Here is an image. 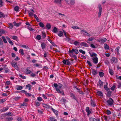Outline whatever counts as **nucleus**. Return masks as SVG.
<instances>
[{"mask_svg": "<svg viewBox=\"0 0 121 121\" xmlns=\"http://www.w3.org/2000/svg\"><path fill=\"white\" fill-rule=\"evenodd\" d=\"M106 102L109 105L112 106L113 103L114 101L112 98H110L106 101Z\"/></svg>", "mask_w": 121, "mask_h": 121, "instance_id": "obj_1", "label": "nucleus"}, {"mask_svg": "<svg viewBox=\"0 0 121 121\" xmlns=\"http://www.w3.org/2000/svg\"><path fill=\"white\" fill-rule=\"evenodd\" d=\"M33 70L32 68L28 67L26 68V73L27 74H29L31 73Z\"/></svg>", "mask_w": 121, "mask_h": 121, "instance_id": "obj_2", "label": "nucleus"}, {"mask_svg": "<svg viewBox=\"0 0 121 121\" xmlns=\"http://www.w3.org/2000/svg\"><path fill=\"white\" fill-rule=\"evenodd\" d=\"M81 32L82 34L87 36H89L91 35L90 34L87 33L85 30L82 29L81 30Z\"/></svg>", "mask_w": 121, "mask_h": 121, "instance_id": "obj_3", "label": "nucleus"}, {"mask_svg": "<svg viewBox=\"0 0 121 121\" xmlns=\"http://www.w3.org/2000/svg\"><path fill=\"white\" fill-rule=\"evenodd\" d=\"M98 8L99 9V10L98 13V17H100L101 15L102 9V7L101 5H99Z\"/></svg>", "mask_w": 121, "mask_h": 121, "instance_id": "obj_4", "label": "nucleus"}, {"mask_svg": "<svg viewBox=\"0 0 121 121\" xmlns=\"http://www.w3.org/2000/svg\"><path fill=\"white\" fill-rule=\"evenodd\" d=\"M90 121H100L99 118H94L92 117L89 118Z\"/></svg>", "mask_w": 121, "mask_h": 121, "instance_id": "obj_5", "label": "nucleus"}, {"mask_svg": "<svg viewBox=\"0 0 121 121\" xmlns=\"http://www.w3.org/2000/svg\"><path fill=\"white\" fill-rule=\"evenodd\" d=\"M92 59L93 60V62L96 64L98 62V58L96 56L92 58Z\"/></svg>", "mask_w": 121, "mask_h": 121, "instance_id": "obj_6", "label": "nucleus"}, {"mask_svg": "<svg viewBox=\"0 0 121 121\" xmlns=\"http://www.w3.org/2000/svg\"><path fill=\"white\" fill-rule=\"evenodd\" d=\"M111 62L115 63L117 62V59L115 57H112L111 60Z\"/></svg>", "mask_w": 121, "mask_h": 121, "instance_id": "obj_7", "label": "nucleus"}, {"mask_svg": "<svg viewBox=\"0 0 121 121\" xmlns=\"http://www.w3.org/2000/svg\"><path fill=\"white\" fill-rule=\"evenodd\" d=\"M62 62L65 64L67 65H69L70 64V62L69 61L68 59L64 60Z\"/></svg>", "mask_w": 121, "mask_h": 121, "instance_id": "obj_8", "label": "nucleus"}, {"mask_svg": "<svg viewBox=\"0 0 121 121\" xmlns=\"http://www.w3.org/2000/svg\"><path fill=\"white\" fill-rule=\"evenodd\" d=\"M86 111L88 113L87 114V115H89L91 113V112L89 109V107H87L86 108Z\"/></svg>", "mask_w": 121, "mask_h": 121, "instance_id": "obj_9", "label": "nucleus"}, {"mask_svg": "<svg viewBox=\"0 0 121 121\" xmlns=\"http://www.w3.org/2000/svg\"><path fill=\"white\" fill-rule=\"evenodd\" d=\"M96 94L100 97L103 96V93L101 91H97Z\"/></svg>", "mask_w": 121, "mask_h": 121, "instance_id": "obj_10", "label": "nucleus"}, {"mask_svg": "<svg viewBox=\"0 0 121 121\" xmlns=\"http://www.w3.org/2000/svg\"><path fill=\"white\" fill-rule=\"evenodd\" d=\"M91 72L92 74L93 75H96L98 73L97 71L95 69H92Z\"/></svg>", "mask_w": 121, "mask_h": 121, "instance_id": "obj_11", "label": "nucleus"}, {"mask_svg": "<svg viewBox=\"0 0 121 121\" xmlns=\"http://www.w3.org/2000/svg\"><path fill=\"white\" fill-rule=\"evenodd\" d=\"M107 39L106 38L104 39H99L98 41L100 43H104L107 40Z\"/></svg>", "mask_w": 121, "mask_h": 121, "instance_id": "obj_12", "label": "nucleus"}, {"mask_svg": "<svg viewBox=\"0 0 121 121\" xmlns=\"http://www.w3.org/2000/svg\"><path fill=\"white\" fill-rule=\"evenodd\" d=\"M91 105L93 107H95L96 106V103L92 99L91 100Z\"/></svg>", "mask_w": 121, "mask_h": 121, "instance_id": "obj_13", "label": "nucleus"}, {"mask_svg": "<svg viewBox=\"0 0 121 121\" xmlns=\"http://www.w3.org/2000/svg\"><path fill=\"white\" fill-rule=\"evenodd\" d=\"M56 90L57 92L58 93H62V95H64V92L62 91H60L58 88H56Z\"/></svg>", "mask_w": 121, "mask_h": 121, "instance_id": "obj_14", "label": "nucleus"}, {"mask_svg": "<svg viewBox=\"0 0 121 121\" xmlns=\"http://www.w3.org/2000/svg\"><path fill=\"white\" fill-rule=\"evenodd\" d=\"M80 45L82 46L87 47H88V44L84 42H82L80 43Z\"/></svg>", "mask_w": 121, "mask_h": 121, "instance_id": "obj_15", "label": "nucleus"}, {"mask_svg": "<svg viewBox=\"0 0 121 121\" xmlns=\"http://www.w3.org/2000/svg\"><path fill=\"white\" fill-rule=\"evenodd\" d=\"M50 121H57L56 120L55 118V117H50L49 118Z\"/></svg>", "mask_w": 121, "mask_h": 121, "instance_id": "obj_16", "label": "nucleus"}, {"mask_svg": "<svg viewBox=\"0 0 121 121\" xmlns=\"http://www.w3.org/2000/svg\"><path fill=\"white\" fill-rule=\"evenodd\" d=\"M98 85L100 87H101L103 86V82L100 80L99 81L98 84Z\"/></svg>", "mask_w": 121, "mask_h": 121, "instance_id": "obj_17", "label": "nucleus"}, {"mask_svg": "<svg viewBox=\"0 0 121 121\" xmlns=\"http://www.w3.org/2000/svg\"><path fill=\"white\" fill-rule=\"evenodd\" d=\"M46 27L48 29H50L51 27V25L49 23H47L46 25Z\"/></svg>", "mask_w": 121, "mask_h": 121, "instance_id": "obj_18", "label": "nucleus"}, {"mask_svg": "<svg viewBox=\"0 0 121 121\" xmlns=\"http://www.w3.org/2000/svg\"><path fill=\"white\" fill-rule=\"evenodd\" d=\"M71 97L73 99L76 100V97L74 94L73 93H71L70 94Z\"/></svg>", "mask_w": 121, "mask_h": 121, "instance_id": "obj_19", "label": "nucleus"}, {"mask_svg": "<svg viewBox=\"0 0 121 121\" xmlns=\"http://www.w3.org/2000/svg\"><path fill=\"white\" fill-rule=\"evenodd\" d=\"M54 2L57 4H60L61 3V0H55Z\"/></svg>", "mask_w": 121, "mask_h": 121, "instance_id": "obj_20", "label": "nucleus"}, {"mask_svg": "<svg viewBox=\"0 0 121 121\" xmlns=\"http://www.w3.org/2000/svg\"><path fill=\"white\" fill-rule=\"evenodd\" d=\"M9 109V108L8 107H7L6 108L5 107H4L2 109V112H5L7 110Z\"/></svg>", "mask_w": 121, "mask_h": 121, "instance_id": "obj_21", "label": "nucleus"}, {"mask_svg": "<svg viewBox=\"0 0 121 121\" xmlns=\"http://www.w3.org/2000/svg\"><path fill=\"white\" fill-rule=\"evenodd\" d=\"M52 31L54 33H56L58 31L56 27H54L53 30Z\"/></svg>", "mask_w": 121, "mask_h": 121, "instance_id": "obj_22", "label": "nucleus"}, {"mask_svg": "<svg viewBox=\"0 0 121 121\" xmlns=\"http://www.w3.org/2000/svg\"><path fill=\"white\" fill-rule=\"evenodd\" d=\"M109 72L110 74L112 75L114 74L113 71L111 69H109Z\"/></svg>", "mask_w": 121, "mask_h": 121, "instance_id": "obj_23", "label": "nucleus"}, {"mask_svg": "<svg viewBox=\"0 0 121 121\" xmlns=\"http://www.w3.org/2000/svg\"><path fill=\"white\" fill-rule=\"evenodd\" d=\"M41 47L42 49H44L46 47V44L44 43H42L41 44Z\"/></svg>", "mask_w": 121, "mask_h": 121, "instance_id": "obj_24", "label": "nucleus"}, {"mask_svg": "<svg viewBox=\"0 0 121 121\" xmlns=\"http://www.w3.org/2000/svg\"><path fill=\"white\" fill-rule=\"evenodd\" d=\"M8 24L9 28L11 29H12L13 28V24L11 23H9Z\"/></svg>", "mask_w": 121, "mask_h": 121, "instance_id": "obj_25", "label": "nucleus"}, {"mask_svg": "<svg viewBox=\"0 0 121 121\" xmlns=\"http://www.w3.org/2000/svg\"><path fill=\"white\" fill-rule=\"evenodd\" d=\"M112 93V91L109 90L107 94V96H108V97H110L111 96V94Z\"/></svg>", "mask_w": 121, "mask_h": 121, "instance_id": "obj_26", "label": "nucleus"}, {"mask_svg": "<svg viewBox=\"0 0 121 121\" xmlns=\"http://www.w3.org/2000/svg\"><path fill=\"white\" fill-rule=\"evenodd\" d=\"M89 53L90 56L91 57L96 56V54L95 53H93L91 54L90 52H89Z\"/></svg>", "mask_w": 121, "mask_h": 121, "instance_id": "obj_27", "label": "nucleus"}, {"mask_svg": "<svg viewBox=\"0 0 121 121\" xmlns=\"http://www.w3.org/2000/svg\"><path fill=\"white\" fill-rule=\"evenodd\" d=\"M70 4L72 5H73L75 3V0H70Z\"/></svg>", "mask_w": 121, "mask_h": 121, "instance_id": "obj_28", "label": "nucleus"}, {"mask_svg": "<svg viewBox=\"0 0 121 121\" xmlns=\"http://www.w3.org/2000/svg\"><path fill=\"white\" fill-rule=\"evenodd\" d=\"M19 8L18 6H16L14 8V10L15 11L18 12L19 10Z\"/></svg>", "mask_w": 121, "mask_h": 121, "instance_id": "obj_29", "label": "nucleus"}, {"mask_svg": "<svg viewBox=\"0 0 121 121\" xmlns=\"http://www.w3.org/2000/svg\"><path fill=\"white\" fill-rule=\"evenodd\" d=\"M12 38L13 39L15 40L16 41H17L18 40L17 37L16 36H13Z\"/></svg>", "mask_w": 121, "mask_h": 121, "instance_id": "obj_30", "label": "nucleus"}, {"mask_svg": "<svg viewBox=\"0 0 121 121\" xmlns=\"http://www.w3.org/2000/svg\"><path fill=\"white\" fill-rule=\"evenodd\" d=\"M13 24L15 26L17 27L19 26L21 24L20 23H17L15 21L13 22Z\"/></svg>", "mask_w": 121, "mask_h": 121, "instance_id": "obj_31", "label": "nucleus"}, {"mask_svg": "<svg viewBox=\"0 0 121 121\" xmlns=\"http://www.w3.org/2000/svg\"><path fill=\"white\" fill-rule=\"evenodd\" d=\"M42 36L44 38H45L46 36V34L43 31L42 33Z\"/></svg>", "mask_w": 121, "mask_h": 121, "instance_id": "obj_32", "label": "nucleus"}, {"mask_svg": "<svg viewBox=\"0 0 121 121\" xmlns=\"http://www.w3.org/2000/svg\"><path fill=\"white\" fill-rule=\"evenodd\" d=\"M99 74L100 76L101 77H103L104 75V73L102 72H99Z\"/></svg>", "mask_w": 121, "mask_h": 121, "instance_id": "obj_33", "label": "nucleus"}, {"mask_svg": "<svg viewBox=\"0 0 121 121\" xmlns=\"http://www.w3.org/2000/svg\"><path fill=\"white\" fill-rule=\"evenodd\" d=\"M104 48L105 49H109V47L106 43H105L104 45Z\"/></svg>", "mask_w": 121, "mask_h": 121, "instance_id": "obj_34", "label": "nucleus"}, {"mask_svg": "<svg viewBox=\"0 0 121 121\" xmlns=\"http://www.w3.org/2000/svg\"><path fill=\"white\" fill-rule=\"evenodd\" d=\"M20 53L22 55H24V53L23 52V50L22 49H21L19 50Z\"/></svg>", "mask_w": 121, "mask_h": 121, "instance_id": "obj_35", "label": "nucleus"}, {"mask_svg": "<svg viewBox=\"0 0 121 121\" xmlns=\"http://www.w3.org/2000/svg\"><path fill=\"white\" fill-rule=\"evenodd\" d=\"M43 107H45L47 108H49L50 107L49 106L45 104H43Z\"/></svg>", "mask_w": 121, "mask_h": 121, "instance_id": "obj_36", "label": "nucleus"}, {"mask_svg": "<svg viewBox=\"0 0 121 121\" xmlns=\"http://www.w3.org/2000/svg\"><path fill=\"white\" fill-rule=\"evenodd\" d=\"M51 108L52 110L53 111V112H54V113L56 115H57V111H56V110L54 109L52 107Z\"/></svg>", "mask_w": 121, "mask_h": 121, "instance_id": "obj_37", "label": "nucleus"}, {"mask_svg": "<svg viewBox=\"0 0 121 121\" xmlns=\"http://www.w3.org/2000/svg\"><path fill=\"white\" fill-rule=\"evenodd\" d=\"M80 43L78 42L77 41H75L73 43V44L76 45H79V44Z\"/></svg>", "mask_w": 121, "mask_h": 121, "instance_id": "obj_38", "label": "nucleus"}, {"mask_svg": "<svg viewBox=\"0 0 121 121\" xmlns=\"http://www.w3.org/2000/svg\"><path fill=\"white\" fill-rule=\"evenodd\" d=\"M39 24L40 27L43 28L44 27V24L43 23L40 22L39 23Z\"/></svg>", "mask_w": 121, "mask_h": 121, "instance_id": "obj_39", "label": "nucleus"}, {"mask_svg": "<svg viewBox=\"0 0 121 121\" xmlns=\"http://www.w3.org/2000/svg\"><path fill=\"white\" fill-rule=\"evenodd\" d=\"M26 87L27 88H28L29 90H31V85L30 84L26 85Z\"/></svg>", "mask_w": 121, "mask_h": 121, "instance_id": "obj_40", "label": "nucleus"}, {"mask_svg": "<svg viewBox=\"0 0 121 121\" xmlns=\"http://www.w3.org/2000/svg\"><path fill=\"white\" fill-rule=\"evenodd\" d=\"M23 88L22 86H18V87L17 88V90H20L22 89Z\"/></svg>", "mask_w": 121, "mask_h": 121, "instance_id": "obj_41", "label": "nucleus"}, {"mask_svg": "<svg viewBox=\"0 0 121 121\" xmlns=\"http://www.w3.org/2000/svg\"><path fill=\"white\" fill-rule=\"evenodd\" d=\"M2 38L3 39L4 42L5 43H6L7 41L5 39V37L4 36H2Z\"/></svg>", "mask_w": 121, "mask_h": 121, "instance_id": "obj_42", "label": "nucleus"}, {"mask_svg": "<svg viewBox=\"0 0 121 121\" xmlns=\"http://www.w3.org/2000/svg\"><path fill=\"white\" fill-rule=\"evenodd\" d=\"M19 76L22 79H25L26 78V77L25 76H23L22 74H20L19 75Z\"/></svg>", "mask_w": 121, "mask_h": 121, "instance_id": "obj_43", "label": "nucleus"}, {"mask_svg": "<svg viewBox=\"0 0 121 121\" xmlns=\"http://www.w3.org/2000/svg\"><path fill=\"white\" fill-rule=\"evenodd\" d=\"M58 35L59 36H62L63 35V33L61 31H60L59 32L58 34Z\"/></svg>", "mask_w": 121, "mask_h": 121, "instance_id": "obj_44", "label": "nucleus"}, {"mask_svg": "<svg viewBox=\"0 0 121 121\" xmlns=\"http://www.w3.org/2000/svg\"><path fill=\"white\" fill-rule=\"evenodd\" d=\"M79 51L80 52L83 54H85V52L83 50H79Z\"/></svg>", "mask_w": 121, "mask_h": 121, "instance_id": "obj_45", "label": "nucleus"}, {"mask_svg": "<svg viewBox=\"0 0 121 121\" xmlns=\"http://www.w3.org/2000/svg\"><path fill=\"white\" fill-rule=\"evenodd\" d=\"M13 118L12 117H8L6 118L7 121H12L13 120Z\"/></svg>", "mask_w": 121, "mask_h": 121, "instance_id": "obj_46", "label": "nucleus"}, {"mask_svg": "<svg viewBox=\"0 0 121 121\" xmlns=\"http://www.w3.org/2000/svg\"><path fill=\"white\" fill-rule=\"evenodd\" d=\"M41 36L40 35H38L36 36V39L38 40H40L41 39Z\"/></svg>", "mask_w": 121, "mask_h": 121, "instance_id": "obj_47", "label": "nucleus"}, {"mask_svg": "<svg viewBox=\"0 0 121 121\" xmlns=\"http://www.w3.org/2000/svg\"><path fill=\"white\" fill-rule=\"evenodd\" d=\"M29 12V16L30 17H31L33 15V13L31 12H30L29 11H28Z\"/></svg>", "mask_w": 121, "mask_h": 121, "instance_id": "obj_48", "label": "nucleus"}, {"mask_svg": "<svg viewBox=\"0 0 121 121\" xmlns=\"http://www.w3.org/2000/svg\"><path fill=\"white\" fill-rule=\"evenodd\" d=\"M120 49V47H117L115 51L116 52H117L118 53H119V50Z\"/></svg>", "mask_w": 121, "mask_h": 121, "instance_id": "obj_49", "label": "nucleus"}, {"mask_svg": "<svg viewBox=\"0 0 121 121\" xmlns=\"http://www.w3.org/2000/svg\"><path fill=\"white\" fill-rule=\"evenodd\" d=\"M71 27L74 29H79V28L76 26H74Z\"/></svg>", "mask_w": 121, "mask_h": 121, "instance_id": "obj_50", "label": "nucleus"}, {"mask_svg": "<svg viewBox=\"0 0 121 121\" xmlns=\"http://www.w3.org/2000/svg\"><path fill=\"white\" fill-rule=\"evenodd\" d=\"M5 16L1 12H0V18L2 17H4Z\"/></svg>", "mask_w": 121, "mask_h": 121, "instance_id": "obj_51", "label": "nucleus"}, {"mask_svg": "<svg viewBox=\"0 0 121 121\" xmlns=\"http://www.w3.org/2000/svg\"><path fill=\"white\" fill-rule=\"evenodd\" d=\"M104 88L105 89L108 91V90H109V88L107 86V85H105L104 86Z\"/></svg>", "mask_w": 121, "mask_h": 121, "instance_id": "obj_52", "label": "nucleus"}, {"mask_svg": "<svg viewBox=\"0 0 121 121\" xmlns=\"http://www.w3.org/2000/svg\"><path fill=\"white\" fill-rule=\"evenodd\" d=\"M106 113L108 115H109L111 113V112L109 110H108L106 111Z\"/></svg>", "mask_w": 121, "mask_h": 121, "instance_id": "obj_53", "label": "nucleus"}, {"mask_svg": "<svg viewBox=\"0 0 121 121\" xmlns=\"http://www.w3.org/2000/svg\"><path fill=\"white\" fill-rule=\"evenodd\" d=\"M21 46L23 48H29V47L28 46H27L25 45H22Z\"/></svg>", "mask_w": 121, "mask_h": 121, "instance_id": "obj_54", "label": "nucleus"}, {"mask_svg": "<svg viewBox=\"0 0 121 121\" xmlns=\"http://www.w3.org/2000/svg\"><path fill=\"white\" fill-rule=\"evenodd\" d=\"M10 94V93L9 92L8 94H7V93H3L2 94V95L4 96H5L8 95L9 94Z\"/></svg>", "mask_w": 121, "mask_h": 121, "instance_id": "obj_55", "label": "nucleus"}, {"mask_svg": "<svg viewBox=\"0 0 121 121\" xmlns=\"http://www.w3.org/2000/svg\"><path fill=\"white\" fill-rule=\"evenodd\" d=\"M20 98V97H15L14 99L16 101H17L18 100V99Z\"/></svg>", "mask_w": 121, "mask_h": 121, "instance_id": "obj_56", "label": "nucleus"}, {"mask_svg": "<svg viewBox=\"0 0 121 121\" xmlns=\"http://www.w3.org/2000/svg\"><path fill=\"white\" fill-rule=\"evenodd\" d=\"M87 63L90 66H92V65L89 61L88 60H87Z\"/></svg>", "mask_w": 121, "mask_h": 121, "instance_id": "obj_57", "label": "nucleus"}, {"mask_svg": "<svg viewBox=\"0 0 121 121\" xmlns=\"http://www.w3.org/2000/svg\"><path fill=\"white\" fill-rule=\"evenodd\" d=\"M3 1L1 0H0V7L3 6Z\"/></svg>", "mask_w": 121, "mask_h": 121, "instance_id": "obj_58", "label": "nucleus"}, {"mask_svg": "<svg viewBox=\"0 0 121 121\" xmlns=\"http://www.w3.org/2000/svg\"><path fill=\"white\" fill-rule=\"evenodd\" d=\"M115 87L116 86L115 85H113L111 88V90L113 91L114 90Z\"/></svg>", "mask_w": 121, "mask_h": 121, "instance_id": "obj_59", "label": "nucleus"}, {"mask_svg": "<svg viewBox=\"0 0 121 121\" xmlns=\"http://www.w3.org/2000/svg\"><path fill=\"white\" fill-rule=\"evenodd\" d=\"M25 95H28L29 96H31V95L30 93H29L26 92V93H25Z\"/></svg>", "mask_w": 121, "mask_h": 121, "instance_id": "obj_60", "label": "nucleus"}, {"mask_svg": "<svg viewBox=\"0 0 121 121\" xmlns=\"http://www.w3.org/2000/svg\"><path fill=\"white\" fill-rule=\"evenodd\" d=\"M6 101L5 99H2L0 100V102L2 103H3L4 102Z\"/></svg>", "mask_w": 121, "mask_h": 121, "instance_id": "obj_61", "label": "nucleus"}, {"mask_svg": "<svg viewBox=\"0 0 121 121\" xmlns=\"http://www.w3.org/2000/svg\"><path fill=\"white\" fill-rule=\"evenodd\" d=\"M12 65L13 67H15L16 65V63L15 62H13L12 63Z\"/></svg>", "mask_w": 121, "mask_h": 121, "instance_id": "obj_62", "label": "nucleus"}, {"mask_svg": "<svg viewBox=\"0 0 121 121\" xmlns=\"http://www.w3.org/2000/svg\"><path fill=\"white\" fill-rule=\"evenodd\" d=\"M104 120L105 121H107L108 117L107 116H104Z\"/></svg>", "mask_w": 121, "mask_h": 121, "instance_id": "obj_63", "label": "nucleus"}, {"mask_svg": "<svg viewBox=\"0 0 121 121\" xmlns=\"http://www.w3.org/2000/svg\"><path fill=\"white\" fill-rule=\"evenodd\" d=\"M91 47L93 48H96V47L93 44H91L90 45Z\"/></svg>", "mask_w": 121, "mask_h": 121, "instance_id": "obj_64", "label": "nucleus"}]
</instances>
